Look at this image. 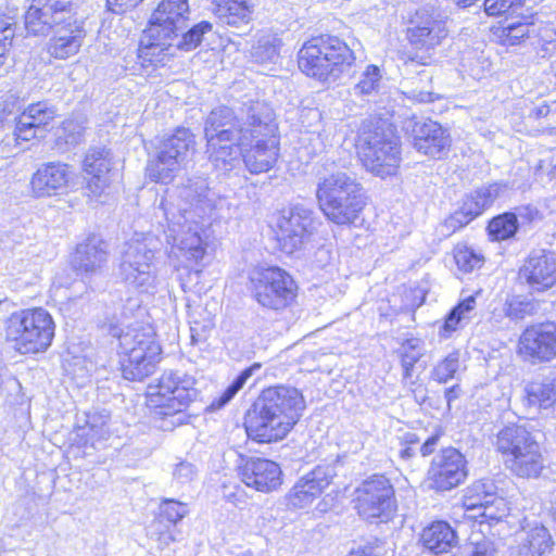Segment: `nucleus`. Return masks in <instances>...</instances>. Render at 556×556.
I'll list each match as a JSON object with an SVG mask.
<instances>
[{
	"label": "nucleus",
	"instance_id": "nucleus-1",
	"mask_svg": "<svg viewBox=\"0 0 556 556\" xmlns=\"http://www.w3.org/2000/svg\"><path fill=\"white\" fill-rule=\"evenodd\" d=\"M277 130L273 109L252 94H243L232 106H217L206 116L208 160L224 174L239 168L241 162L253 175L266 173L278 159Z\"/></svg>",
	"mask_w": 556,
	"mask_h": 556
},
{
	"label": "nucleus",
	"instance_id": "nucleus-2",
	"mask_svg": "<svg viewBox=\"0 0 556 556\" xmlns=\"http://www.w3.org/2000/svg\"><path fill=\"white\" fill-rule=\"evenodd\" d=\"M304 409V396L296 388L279 384L264 389L245 414L247 434L260 443L282 440Z\"/></svg>",
	"mask_w": 556,
	"mask_h": 556
},
{
	"label": "nucleus",
	"instance_id": "nucleus-3",
	"mask_svg": "<svg viewBox=\"0 0 556 556\" xmlns=\"http://www.w3.org/2000/svg\"><path fill=\"white\" fill-rule=\"evenodd\" d=\"M316 199L325 217L339 226L355 224L366 205L362 184L343 170L318 177Z\"/></svg>",
	"mask_w": 556,
	"mask_h": 556
},
{
	"label": "nucleus",
	"instance_id": "nucleus-4",
	"mask_svg": "<svg viewBox=\"0 0 556 556\" xmlns=\"http://www.w3.org/2000/svg\"><path fill=\"white\" fill-rule=\"evenodd\" d=\"M195 379L180 370L164 371L157 384L149 386L148 397L155 414L161 416L163 430L188 422L186 409L197 399Z\"/></svg>",
	"mask_w": 556,
	"mask_h": 556
},
{
	"label": "nucleus",
	"instance_id": "nucleus-5",
	"mask_svg": "<svg viewBox=\"0 0 556 556\" xmlns=\"http://www.w3.org/2000/svg\"><path fill=\"white\" fill-rule=\"evenodd\" d=\"M358 148L365 167L381 178L396 174L401 162V139L396 128L386 119L364 123Z\"/></svg>",
	"mask_w": 556,
	"mask_h": 556
},
{
	"label": "nucleus",
	"instance_id": "nucleus-6",
	"mask_svg": "<svg viewBox=\"0 0 556 556\" xmlns=\"http://www.w3.org/2000/svg\"><path fill=\"white\" fill-rule=\"evenodd\" d=\"M354 61L351 48L336 36L314 38L299 52V68L319 80H336Z\"/></svg>",
	"mask_w": 556,
	"mask_h": 556
},
{
	"label": "nucleus",
	"instance_id": "nucleus-7",
	"mask_svg": "<svg viewBox=\"0 0 556 556\" xmlns=\"http://www.w3.org/2000/svg\"><path fill=\"white\" fill-rule=\"evenodd\" d=\"M55 325L48 311L37 307L13 313L7 321V339L21 354L46 352L54 338Z\"/></svg>",
	"mask_w": 556,
	"mask_h": 556
},
{
	"label": "nucleus",
	"instance_id": "nucleus-8",
	"mask_svg": "<svg viewBox=\"0 0 556 556\" xmlns=\"http://www.w3.org/2000/svg\"><path fill=\"white\" fill-rule=\"evenodd\" d=\"M215 205V193L210 189L206 178L195 176L167 192L162 198L159 210L165 220L176 223V217L184 218L185 222L189 218H202L206 211L214 208Z\"/></svg>",
	"mask_w": 556,
	"mask_h": 556
},
{
	"label": "nucleus",
	"instance_id": "nucleus-9",
	"mask_svg": "<svg viewBox=\"0 0 556 556\" xmlns=\"http://www.w3.org/2000/svg\"><path fill=\"white\" fill-rule=\"evenodd\" d=\"M354 508L369 523L389 522L397 509L395 490L383 475H372L355 489Z\"/></svg>",
	"mask_w": 556,
	"mask_h": 556
},
{
	"label": "nucleus",
	"instance_id": "nucleus-10",
	"mask_svg": "<svg viewBox=\"0 0 556 556\" xmlns=\"http://www.w3.org/2000/svg\"><path fill=\"white\" fill-rule=\"evenodd\" d=\"M119 275L130 287L141 293L154 294L163 281L154 264V249L147 240L126 242L121 256Z\"/></svg>",
	"mask_w": 556,
	"mask_h": 556
},
{
	"label": "nucleus",
	"instance_id": "nucleus-11",
	"mask_svg": "<svg viewBox=\"0 0 556 556\" xmlns=\"http://www.w3.org/2000/svg\"><path fill=\"white\" fill-rule=\"evenodd\" d=\"M194 149L193 134L187 128H177L161 142L155 157L149 160L146 168L149 178L155 182H170L190 160Z\"/></svg>",
	"mask_w": 556,
	"mask_h": 556
},
{
	"label": "nucleus",
	"instance_id": "nucleus-12",
	"mask_svg": "<svg viewBox=\"0 0 556 556\" xmlns=\"http://www.w3.org/2000/svg\"><path fill=\"white\" fill-rule=\"evenodd\" d=\"M251 292L262 307L279 312L294 301L296 285L285 269L271 266L253 273Z\"/></svg>",
	"mask_w": 556,
	"mask_h": 556
},
{
	"label": "nucleus",
	"instance_id": "nucleus-13",
	"mask_svg": "<svg viewBox=\"0 0 556 556\" xmlns=\"http://www.w3.org/2000/svg\"><path fill=\"white\" fill-rule=\"evenodd\" d=\"M318 225L315 213L302 204L283 210L277 220V240L281 251L293 254L305 249Z\"/></svg>",
	"mask_w": 556,
	"mask_h": 556
},
{
	"label": "nucleus",
	"instance_id": "nucleus-14",
	"mask_svg": "<svg viewBox=\"0 0 556 556\" xmlns=\"http://www.w3.org/2000/svg\"><path fill=\"white\" fill-rule=\"evenodd\" d=\"M468 476L467 460L455 447L441 450L431 460L427 478L431 489L451 491L464 483Z\"/></svg>",
	"mask_w": 556,
	"mask_h": 556
},
{
	"label": "nucleus",
	"instance_id": "nucleus-15",
	"mask_svg": "<svg viewBox=\"0 0 556 556\" xmlns=\"http://www.w3.org/2000/svg\"><path fill=\"white\" fill-rule=\"evenodd\" d=\"M175 219L176 223L166 220L167 229L164 230L165 240L172 247L170 253L198 263L205 254L199 218H189L188 222L179 217Z\"/></svg>",
	"mask_w": 556,
	"mask_h": 556
},
{
	"label": "nucleus",
	"instance_id": "nucleus-16",
	"mask_svg": "<svg viewBox=\"0 0 556 556\" xmlns=\"http://www.w3.org/2000/svg\"><path fill=\"white\" fill-rule=\"evenodd\" d=\"M80 0H33L25 13V27L34 35H45L51 23L79 18L77 8Z\"/></svg>",
	"mask_w": 556,
	"mask_h": 556
},
{
	"label": "nucleus",
	"instance_id": "nucleus-17",
	"mask_svg": "<svg viewBox=\"0 0 556 556\" xmlns=\"http://www.w3.org/2000/svg\"><path fill=\"white\" fill-rule=\"evenodd\" d=\"M519 354L533 365L556 357V324L541 323L527 327L519 339Z\"/></svg>",
	"mask_w": 556,
	"mask_h": 556
},
{
	"label": "nucleus",
	"instance_id": "nucleus-18",
	"mask_svg": "<svg viewBox=\"0 0 556 556\" xmlns=\"http://www.w3.org/2000/svg\"><path fill=\"white\" fill-rule=\"evenodd\" d=\"M519 279L534 292H545L556 286V252L533 249L519 268Z\"/></svg>",
	"mask_w": 556,
	"mask_h": 556
},
{
	"label": "nucleus",
	"instance_id": "nucleus-19",
	"mask_svg": "<svg viewBox=\"0 0 556 556\" xmlns=\"http://www.w3.org/2000/svg\"><path fill=\"white\" fill-rule=\"evenodd\" d=\"M408 40L420 50H431L447 37L446 21L441 14L428 9H419L410 20Z\"/></svg>",
	"mask_w": 556,
	"mask_h": 556
},
{
	"label": "nucleus",
	"instance_id": "nucleus-20",
	"mask_svg": "<svg viewBox=\"0 0 556 556\" xmlns=\"http://www.w3.org/2000/svg\"><path fill=\"white\" fill-rule=\"evenodd\" d=\"M189 13L188 0H163L151 16L149 36L177 37V33L186 29Z\"/></svg>",
	"mask_w": 556,
	"mask_h": 556
},
{
	"label": "nucleus",
	"instance_id": "nucleus-21",
	"mask_svg": "<svg viewBox=\"0 0 556 556\" xmlns=\"http://www.w3.org/2000/svg\"><path fill=\"white\" fill-rule=\"evenodd\" d=\"M50 29L53 30V35L49 39L47 50L52 58L66 60L78 53L86 37L81 18L51 23Z\"/></svg>",
	"mask_w": 556,
	"mask_h": 556
},
{
	"label": "nucleus",
	"instance_id": "nucleus-22",
	"mask_svg": "<svg viewBox=\"0 0 556 556\" xmlns=\"http://www.w3.org/2000/svg\"><path fill=\"white\" fill-rule=\"evenodd\" d=\"M334 476L336 470L332 465L324 464L316 466L290 490L288 495L289 504L294 508L307 507L328 488Z\"/></svg>",
	"mask_w": 556,
	"mask_h": 556
},
{
	"label": "nucleus",
	"instance_id": "nucleus-23",
	"mask_svg": "<svg viewBox=\"0 0 556 556\" xmlns=\"http://www.w3.org/2000/svg\"><path fill=\"white\" fill-rule=\"evenodd\" d=\"M410 137L418 152L433 159H442L451 147L448 131L431 119L412 122Z\"/></svg>",
	"mask_w": 556,
	"mask_h": 556
},
{
	"label": "nucleus",
	"instance_id": "nucleus-24",
	"mask_svg": "<svg viewBox=\"0 0 556 556\" xmlns=\"http://www.w3.org/2000/svg\"><path fill=\"white\" fill-rule=\"evenodd\" d=\"M71 166L62 162L42 164L33 174L30 190L35 198H50L63 194L72 178Z\"/></svg>",
	"mask_w": 556,
	"mask_h": 556
},
{
	"label": "nucleus",
	"instance_id": "nucleus-25",
	"mask_svg": "<svg viewBox=\"0 0 556 556\" xmlns=\"http://www.w3.org/2000/svg\"><path fill=\"white\" fill-rule=\"evenodd\" d=\"M113 155L105 147L90 148L83 161L84 172L90 176L85 187L88 197L99 198L109 186V173L113 167Z\"/></svg>",
	"mask_w": 556,
	"mask_h": 556
},
{
	"label": "nucleus",
	"instance_id": "nucleus-26",
	"mask_svg": "<svg viewBox=\"0 0 556 556\" xmlns=\"http://www.w3.org/2000/svg\"><path fill=\"white\" fill-rule=\"evenodd\" d=\"M241 479L247 486L258 492L269 493L282 483L279 465L266 458H249L240 468Z\"/></svg>",
	"mask_w": 556,
	"mask_h": 556
},
{
	"label": "nucleus",
	"instance_id": "nucleus-27",
	"mask_svg": "<svg viewBox=\"0 0 556 556\" xmlns=\"http://www.w3.org/2000/svg\"><path fill=\"white\" fill-rule=\"evenodd\" d=\"M109 260L108 243L96 235L77 245L73 256V267L83 277L101 275Z\"/></svg>",
	"mask_w": 556,
	"mask_h": 556
},
{
	"label": "nucleus",
	"instance_id": "nucleus-28",
	"mask_svg": "<svg viewBox=\"0 0 556 556\" xmlns=\"http://www.w3.org/2000/svg\"><path fill=\"white\" fill-rule=\"evenodd\" d=\"M497 185L482 187L467 195L462 206L445 219L444 226L453 232L468 225L489 207L498 195Z\"/></svg>",
	"mask_w": 556,
	"mask_h": 556
},
{
	"label": "nucleus",
	"instance_id": "nucleus-29",
	"mask_svg": "<svg viewBox=\"0 0 556 556\" xmlns=\"http://www.w3.org/2000/svg\"><path fill=\"white\" fill-rule=\"evenodd\" d=\"M161 346L151 350L135 351L121 355V369L123 378L129 381H142L151 376L161 359Z\"/></svg>",
	"mask_w": 556,
	"mask_h": 556
},
{
	"label": "nucleus",
	"instance_id": "nucleus-30",
	"mask_svg": "<svg viewBox=\"0 0 556 556\" xmlns=\"http://www.w3.org/2000/svg\"><path fill=\"white\" fill-rule=\"evenodd\" d=\"M170 39L164 36L150 37L148 28L138 48L137 58L141 67L151 73L155 67L164 65L172 56L170 50L174 42Z\"/></svg>",
	"mask_w": 556,
	"mask_h": 556
},
{
	"label": "nucleus",
	"instance_id": "nucleus-31",
	"mask_svg": "<svg viewBox=\"0 0 556 556\" xmlns=\"http://www.w3.org/2000/svg\"><path fill=\"white\" fill-rule=\"evenodd\" d=\"M506 467L519 478H538L544 469V459L535 441L521 452L506 458Z\"/></svg>",
	"mask_w": 556,
	"mask_h": 556
},
{
	"label": "nucleus",
	"instance_id": "nucleus-32",
	"mask_svg": "<svg viewBox=\"0 0 556 556\" xmlns=\"http://www.w3.org/2000/svg\"><path fill=\"white\" fill-rule=\"evenodd\" d=\"M420 541L428 551L439 555L450 552L456 545L457 535L448 522L438 520L422 530Z\"/></svg>",
	"mask_w": 556,
	"mask_h": 556
},
{
	"label": "nucleus",
	"instance_id": "nucleus-33",
	"mask_svg": "<svg viewBox=\"0 0 556 556\" xmlns=\"http://www.w3.org/2000/svg\"><path fill=\"white\" fill-rule=\"evenodd\" d=\"M536 440L530 431L520 425H509L498 431L496 435V450L506 458L521 452Z\"/></svg>",
	"mask_w": 556,
	"mask_h": 556
},
{
	"label": "nucleus",
	"instance_id": "nucleus-34",
	"mask_svg": "<svg viewBox=\"0 0 556 556\" xmlns=\"http://www.w3.org/2000/svg\"><path fill=\"white\" fill-rule=\"evenodd\" d=\"M525 400L529 407L548 409L556 404V374L533 380L525 387Z\"/></svg>",
	"mask_w": 556,
	"mask_h": 556
},
{
	"label": "nucleus",
	"instance_id": "nucleus-35",
	"mask_svg": "<svg viewBox=\"0 0 556 556\" xmlns=\"http://www.w3.org/2000/svg\"><path fill=\"white\" fill-rule=\"evenodd\" d=\"M110 413L106 409L93 408L84 412L81 417L77 418L78 430L81 431L80 437H86V443L90 442L94 445L97 441L105 440L109 437Z\"/></svg>",
	"mask_w": 556,
	"mask_h": 556
},
{
	"label": "nucleus",
	"instance_id": "nucleus-36",
	"mask_svg": "<svg viewBox=\"0 0 556 556\" xmlns=\"http://www.w3.org/2000/svg\"><path fill=\"white\" fill-rule=\"evenodd\" d=\"M112 336L118 338L119 354L131 353L137 350L149 351L152 346H160L151 328L131 327L127 328L126 331H118L116 328H113Z\"/></svg>",
	"mask_w": 556,
	"mask_h": 556
},
{
	"label": "nucleus",
	"instance_id": "nucleus-37",
	"mask_svg": "<svg viewBox=\"0 0 556 556\" xmlns=\"http://www.w3.org/2000/svg\"><path fill=\"white\" fill-rule=\"evenodd\" d=\"M215 14L222 23L239 27L250 23L252 9L247 0H217Z\"/></svg>",
	"mask_w": 556,
	"mask_h": 556
},
{
	"label": "nucleus",
	"instance_id": "nucleus-38",
	"mask_svg": "<svg viewBox=\"0 0 556 556\" xmlns=\"http://www.w3.org/2000/svg\"><path fill=\"white\" fill-rule=\"evenodd\" d=\"M553 545L548 530L536 525L527 532L526 543L520 547L518 556H543L552 551Z\"/></svg>",
	"mask_w": 556,
	"mask_h": 556
},
{
	"label": "nucleus",
	"instance_id": "nucleus-39",
	"mask_svg": "<svg viewBox=\"0 0 556 556\" xmlns=\"http://www.w3.org/2000/svg\"><path fill=\"white\" fill-rule=\"evenodd\" d=\"M188 514L189 509L186 503L168 497L162 498L159 505V513L150 527L151 535H155V526H176Z\"/></svg>",
	"mask_w": 556,
	"mask_h": 556
},
{
	"label": "nucleus",
	"instance_id": "nucleus-40",
	"mask_svg": "<svg viewBox=\"0 0 556 556\" xmlns=\"http://www.w3.org/2000/svg\"><path fill=\"white\" fill-rule=\"evenodd\" d=\"M497 486L492 479H480L473 482L464 496V507L467 511L481 510L485 501H491Z\"/></svg>",
	"mask_w": 556,
	"mask_h": 556
},
{
	"label": "nucleus",
	"instance_id": "nucleus-41",
	"mask_svg": "<svg viewBox=\"0 0 556 556\" xmlns=\"http://www.w3.org/2000/svg\"><path fill=\"white\" fill-rule=\"evenodd\" d=\"M498 31L503 43L516 46L535 31V25L530 21V17H522L521 20L506 18Z\"/></svg>",
	"mask_w": 556,
	"mask_h": 556
},
{
	"label": "nucleus",
	"instance_id": "nucleus-42",
	"mask_svg": "<svg viewBox=\"0 0 556 556\" xmlns=\"http://www.w3.org/2000/svg\"><path fill=\"white\" fill-rule=\"evenodd\" d=\"M85 130L84 119L70 118L64 121L56 130L55 147L62 152L76 147L84 140Z\"/></svg>",
	"mask_w": 556,
	"mask_h": 556
},
{
	"label": "nucleus",
	"instance_id": "nucleus-43",
	"mask_svg": "<svg viewBox=\"0 0 556 556\" xmlns=\"http://www.w3.org/2000/svg\"><path fill=\"white\" fill-rule=\"evenodd\" d=\"M462 372L460 352L455 350L439 361L430 371V378L438 383L459 379Z\"/></svg>",
	"mask_w": 556,
	"mask_h": 556
},
{
	"label": "nucleus",
	"instance_id": "nucleus-44",
	"mask_svg": "<svg viewBox=\"0 0 556 556\" xmlns=\"http://www.w3.org/2000/svg\"><path fill=\"white\" fill-rule=\"evenodd\" d=\"M20 116L23 117V121L46 131L49 124L58 116V110L48 101H39L29 104Z\"/></svg>",
	"mask_w": 556,
	"mask_h": 556
},
{
	"label": "nucleus",
	"instance_id": "nucleus-45",
	"mask_svg": "<svg viewBox=\"0 0 556 556\" xmlns=\"http://www.w3.org/2000/svg\"><path fill=\"white\" fill-rule=\"evenodd\" d=\"M210 31H212V24L210 22L202 21L186 31L184 29L177 33V37L172 35L170 40L174 42V47L178 50L189 52L197 49L201 45L204 35Z\"/></svg>",
	"mask_w": 556,
	"mask_h": 556
},
{
	"label": "nucleus",
	"instance_id": "nucleus-46",
	"mask_svg": "<svg viewBox=\"0 0 556 556\" xmlns=\"http://www.w3.org/2000/svg\"><path fill=\"white\" fill-rule=\"evenodd\" d=\"M476 307V296L469 295L454 306L446 315L443 326L440 329L442 338H448L454 332L462 321L469 319L470 313Z\"/></svg>",
	"mask_w": 556,
	"mask_h": 556
},
{
	"label": "nucleus",
	"instance_id": "nucleus-47",
	"mask_svg": "<svg viewBox=\"0 0 556 556\" xmlns=\"http://www.w3.org/2000/svg\"><path fill=\"white\" fill-rule=\"evenodd\" d=\"M401 365L403 368V378L408 379L417 362L424 355V343L417 338H410L403 342L399 349Z\"/></svg>",
	"mask_w": 556,
	"mask_h": 556
},
{
	"label": "nucleus",
	"instance_id": "nucleus-48",
	"mask_svg": "<svg viewBox=\"0 0 556 556\" xmlns=\"http://www.w3.org/2000/svg\"><path fill=\"white\" fill-rule=\"evenodd\" d=\"M519 224L515 213L506 212L501 214L489 223V235L493 240H507L514 237L518 230Z\"/></svg>",
	"mask_w": 556,
	"mask_h": 556
},
{
	"label": "nucleus",
	"instance_id": "nucleus-49",
	"mask_svg": "<svg viewBox=\"0 0 556 556\" xmlns=\"http://www.w3.org/2000/svg\"><path fill=\"white\" fill-rule=\"evenodd\" d=\"M260 369H261L260 363H254L250 367L244 368L235 378V380L231 382V384L228 386V388L223 392V394L219 397L215 399L211 403L210 408L212 410H217V409H220L222 407H224L226 404H228L233 399V396L238 393V391L243 388V386L245 384L248 379L251 378L252 375L255 371H258Z\"/></svg>",
	"mask_w": 556,
	"mask_h": 556
},
{
	"label": "nucleus",
	"instance_id": "nucleus-50",
	"mask_svg": "<svg viewBox=\"0 0 556 556\" xmlns=\"http://www.w3.org/2000/svg\"><path fill=\"white\" fill-rule=\"evenodd\" d=\"M260 369H261L260 363H254L250 367L244 368L235 378V380L231 382V384L228 386V388L223 392V394L219 397L215 399L211 403L210 408L212 410H217V409H220L222 407H224L226 404H228L233 399V396L238 393V391L243 388V386L245 384L248 379L251 378L252 375L255 371H258Z\"/></svg>",
	"mask_w": 556,
	"mask_h": 556
},
{
	"label": "nucleus",
	"instance_id": "nucleus-51",
	"mask_svg": "<svg viewBox=\"0 0 556 556\" xmlns=\"http://www.w3.org/2000/svg\"><path fill=\"white\" fill-rule=\"evenodd\" d=\"M538 304L527 296L517 295L506 300L503 312L511 320H521L536 312Z\"/></svg>",
	"mask_w": 556,
	"mask_h": 556
},
{
	"label": "nucleus",
	"instance_id": "nucleus-52",
	"mask_svg": "<svg viewBox=\"0 0 556 556\" xmlns=\"http://www.w3.org/2000/svg\"><path fill=\"white\" fill-rule=\"evenodd\" d=\"M454 260L459 270L471 273L484 264V256L470 247L458 244L454 249Z\"/></svg>",
	"mask_w": 556,
	"mask_h": 556
},
{
	"label": "nucleus",
	"instance_id": "nucleus-53",
	"mask_svg": "<svg viewBox=\"0 0 556 556\" xmlns=\"http://www.w3.org/2000/svg\"><path fill=\"white\" fill-rule=\"evenodd\" d=\"M381 74L376 65H368L366 71L362 74L359 81L353 87L355 96H370L377 92Z\"/></svg>",
	"mask_w": 556,
	"mask_h": 556
},
{
	"label": "nucleus",
	"instance_id": "nucleus-54",
	"mask_svg": "<svg viewBox=\"0 0 556 556\" xmlns=\"http://www.w3.org/2000/svg\"><path fill=\"white\" fill-rule=\"evenodd\" d=\"M251 56L258 64L274 62L278 58V48L275 39L270 37L260 38L256 45L252 47Z\"/></svg>",
	"mask_w": 556,
	"mask_h": 556
},
{
	"label": "nucleus",
	"instance_id": "nucleus-55",
	"mask_svg": "<svg viewBox=\"0 0 556 556\" xmlns=\"http://www.w3.org/2000/svg\"><path fill=\"white\" fill-rule=\"evenodd\" d=\"M495 553L494 543L490 539L478 535L477 539L470 538L456 556H495Z\"/></svg>",
	"mask_w": 556,
	"mask_h": 556
},
{
	"label": "nucleus",
	"instance_id": "nucleus-56",
	"mask_svg": "<svg viewBox=\"0 0 556 556\" xmlns=\"http://www.w3.org/2000/svg\"><path fill=\"white\" fill-rule=\"evenodd\" d=\"M508 511L507 501L500 496L496 491L491 501L484 502V507L480 510L479 515L486 520L500 521L508 515Z\"/></svg>",
	"mask_w": 556,
	"mask_h": 556
},
{
	"label": "nucleus",
	"instance_id": "nucleus-57",
	"mask_svg": "<svg viewBox=\"0 0 556 556\" xmlns=\"http://www.w3.org/2000/svg\"><path fill=\"white\" fill-rule=\"evenodd\" d=\"M302 151L305 155H299L303 162H309L316 154L323 152L326 148V138L316 132L305 134L302 137Z\"/></svg>",
	"mask_w": 556,
	"mask_h": 556
},
{
	"label": "nucleus",
	"instance_id": "nucleus-58",
	"mask_svg": "<svg viewBox=\"0 0 556 556\" xmlns=\"http://www.w3.org/2000/svg\"><path fill=\"white\" fill-rule=\"evenodd\" d=\"M523 0H484V12L489 16H500L522 4Z\"/></svg>",
	"mask_w": 556,
	"mask_h": 556
},
{
	"label": "nucleus",
	"instance_id": "nucleus-59",
	"mask_svg": "<svg viewBox=\"0 0 556 556\" xmlns=\"http://www.w3.org/2000/svg\"><path fill=\"white\" fill-rule=\"evenodd\" d=\"M43 132L41 129L37 128L36 126H33L30 123H27L26 121H23L22 116H18L16 126L14 129V136L16 142L20 141H29L38 136L39 134Z\"/></svg>",
	"mask_w": 556,
	"mask_h": 556
},
{
	"label": "nucleus",
	"instance_id": "nucleus-60",
	"mask_svg": "<svg viewBox=\"0 0 556 556\" xmlns=\"http://www.w3.org/2000/svg\"><path fill=\"white\" fill-rule=\"evenodd\" d=\"M195 476V467L188 462L178 463L173 471L174 479H176L179 483L190 482Z\"/></svg>",
	"mask_w": 556,
	"mask_h": 556
},
{
	"label": "nucleus",
	"instance_id": "nucleus-61",
	"mask_svg": "<svg viewBox=\"0 0 556 556\" xmlns=\"http://www.w3.org/2000/svg\"><path fill=\"white\" fill-rule=\"evenodd\" d=\"M21 389L20 381L9 374L4 366H0V395Z\"/></svg>",
	"mask_w": 556,
	"mask_h": 556
},
{
	"label": "nucleus",
	"instance_id": "nucleus-62",
	"mask_svg": "<svg viewBox=\"0 0 556 556\" xmlns=\"http://www.w3.org/2000/svg\"><path fill=\"white\" fill-rule=\"evenodd\" d=\"M174 527L175 526L168 525H162L161 527L155 526V535L153 538H156V541L160 543V545L168 546L170 543L177 540L176 533L173 530Z\"/></svg>",
	"mask_w": 556,
	"mask_h": 556
},
{
	"label": "nucleus",
	"instance_id": "nucleus-63",
	"mask_svg": "<svg viewBox=\"0 0 556 556\" xmlns=\"http://www.w3.org/2000/svg\"><path fill=\"white\" fill-rule=\"evenodd\" d=\"M14 22L13 18L5 16L4 14H0V40L9 41L12 43L14 38Z\"/></svg>",
	"mask_w": 556,
	"mask_h": 556
},
{
	"label": "nucleus",
	"instance_id": "nucleus-64",
	"mask_svg": "<svg viewBox=\"0 0 556 556\" xmlns=\"http://www.w3.org/2000/svg\"><path fill=\"white\" fill-rule=\"evenodd\" d=\"M349 556H381V547L375 543H367L353 548Z\"/></svg>",
	"mask_w": 556,
	"mask_h": 556
}]
</instances>
